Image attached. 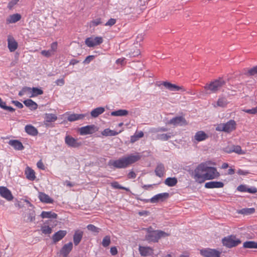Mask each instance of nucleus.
Masks as SVG:
<instances>
[{
    "mask_svg": "<svg viewBox=\"0 0 257 257\" xmlns=\"http://www.w3.org/2000/svg\"><path fill=\"white\" fill-rule=\"evenodd\" d=\"M220 174L214 167H210L206 163L199 164L194 170L193 177L196 182L202 183L206 180L217 179Z\"/></svg>",
    "mask_w": 257,
    "mask_h": 257,
    "instance_id": "f257e3e1",
    "label": "nucleus"
},
{
    "mask_svg": "<svg viewBox=\"0 0 257 257\" xmlns=\"http://www.w3.org/2000/svg\"><path fill=\"white\" fill-rule=\"evenodd\" d=\"M141 158V156L139 153H137L135 155H131L117 160H110L108 163V165L115 168H125L128 165L139 161Z\"/></svg>",
    "mask_w": 257,
    "mask_h": 257,
    "instance_id": "f03ea898",
    "label": "nucleus"
},
{
    "mask_svg": "<svg viewBox=\"0 0 257 257\" xmlns=\"http://www.w3.org/2000/svg\"><path fill=\"white\" fill-rule=\"evenodd\" d=\"M169 234L162 230H156L145 235V239L149 242H157L162 237H165Z\"/></svg>",
    "mask_w": 257,
    "mask_h": 257,
    "instance_id": "7ed1b4c3",
    "label": "nucleus"
},
{
    "mask_svg": "<svg viewBox=\"0 0 257 257\" xmlns=\"http://www.w3.org/2000/svg\"><path fill=\"white\" fill-rule=\"evenodd\" d=\"M225 84L224 80L222 78H219L211 82L209 84H206L204 86V88L207 91L209 90L211 92L215 93L219 90Z\"/></svg>",
    "mask_w": 257,
    "mask_h": 257,
    "instance_id": "20e7f679",
    "label": "nucleus"
},
{
    "mask_svg": "<svg viewBox=\"0 0 257 257\" xmlns=\"http://www.w3.org/2000/svg\"><path fill=\"white\" fill-rule=\"evenodd\" d=\"M236 122L234 120H230L226 123H222L218 124L216 130L225 133H230L235 129Z\"/></svg>",
    "mask_w": 257,
    "mask_h": 257,
    "instance_id": "39448f33",
    "label": "nucleus"
},
{
    "mask_svg": "<svg viewBox=\"0 0 257 257\" xmlns=\"http://www.w3.org/2000/svg\"><path fill=\"white\" fill-rule=\"evenodd\" d=\"M223 245L228 248L237 246L241 243V240L234 235H229L224 237L222 239Z\"/></svg>",
    "mask_w": 257,
    "mask_h": 257,
    "instance_id": "423d86ee",
    "label": "nucleus"
},
{
    "mask_svg": "<svg viewBox=\"0 0 257 257\" xmlns=\"http://www.w3.org/2000/svg\"><path fill=\"white\" fill-rule=\"evenodd\" d=\"M200 253L204 257H220L221 252L215 249L205 248L200 249Z\"/></svg>",
    "mask_w": 257,
    "mask_h": 257,
    "instance_id": "0eeeda50",
    "label": "nucleus"
},
{
    "mask_svg": "<svg viewBox=\"0 0 257 257\" xmlns=\"http://www.w3.org/2000/svg\"><path fill=\"white\" fill-rule=\"evenodd\" d=\"M103 42V38L100 36L90 37L85 39V43L88 47H94L100 45Z\"/></svg>",
    "mask_w": 257,
    "mask_h": 257,
    "instance_id": "6e6552de",
    "label": "nucleus"
},
{
    "mask_svg": "<svg viewBox=\"0 0 257 257\" xmlns=\"http://www.w3.org/2000/svg\"><path fill=\"white\" fill-rule=\"evenodd\" d=\"M98 131V128L94 124L88 125L79 129V134L82 135L92 134Z\"/></svg>",
    "mask_w": 257,
    "mask_h": 257,
    "instance_id": "1a4fd4ad",
    "label": "nucleus"
},
{
    "mask_svg": "<svg viewBox=\"0 0 257 257\" xmlns=\"http://www.w3.org/2000/svg\"><path fill=\"white\" fill-rule=\"evenodd\" d=\"M65 143L69 147L78 148L81 145V143L78 141V140L75 139L70 135H66L65 137Z\"/></svg>",
    "mask_w": 257,
    "mask_h": 257,
    "instance_id": "9d476101",
    "label": "nucleus"
},
{
    "mask_svg": "<svg viewBox=\"0 0 257 257\" xmlns=\"http://www.w3.org/2000/svg\"><path fill=\"white\" fill-rule=\"evenodd\" d=\"M168 123L174 126H183L187 124L186 120L182 116L172 118L168 122Z\"/></svg>",
    "mask_w": 257,
    "mask_h": 257,
    "instance_id": "9b49d317",
    "label": "nucleus"
},
{
    "mask_svg": "<svg viewBox=\"0 0 257 257\" xmlns=\"http://www.w3.org/2000/svg\"><path fill=\"white\" fill-rule=\"evenodd\" d=\"M169 197V194L167 192L158 194L150 199V202L156 203L159 202H163Z\"/></svg>",
    "mask_w": 257,
    "mask_h": 257,
    "instance_id": "f8f14e48",
    "label": "nucleus"
},
{
    "mask_svg": "<svg viewBox=\"0 0 257 257\" xmlns=\"http://www.w3.org/2000/svg\"><path fill=\"white\" fill-rule=\"evenodd\" d=\"M0 195L8 201H11L14 198L10 190L4 186L0 187Z\"/></svg>",
    "mask_w": 257,
    "mask_h": 257,
    "instance_id": "ddd939ff",
    "label": "nucleus"
},
{
    "mask_svg": "<svg viewBox=\"0 0 257 257\" xmlns=\"http://www.w3.org/2000/svg\"><path fill=\"white\" fill-rule=\"evenodd\" d=\"M139 251L140 254L143 256H150L153 254V249L149 246H143L140 245Z\"/></svg>",
    "mask_w": 257,
    "mask_h": 257,
    "instance_id": "4468645a",
    "label": "nucleus"
},
{
    "mask_svg": "<svg viewBox=\"0 0 257 257\" xmlns=\"http://www.w3.org/2000/svg\"><path fill=\"white\" fill-rule=\"evenodd\" d=\"M224 183L220 181H210L205 184L204 187L206 188H221L223 187Z\"/></svg>",
    "mask_w": 257,
    "mask_h": 257,
    "instance_id": "2eb2a0df",
    "label": "nucleus"
},
{
    "mask_svg": "<svg viewBox=\"0 0 257 257\" xmlns=\"http://www.w3.org/2000/svg\"><path fill=\"white\" fill-rule=\"evenodd\" d=\"M162 84L166 88L169 89L170 91H184V89L183 87L176 85L175 84L171 83L170 82L165 81L162 83Z\"/></svg>",
    "mask_w": 257,
    "mask_h": 257,
    "instance_id": "dca6fc26",
    "label": "nucleus"
},
{
    "mask_svg": "<svg viewBox=\"0 0 257 257\" xmlns=\"http://www.w3.org/2000/svg\"><path fill=\"white\" fill-rule=\"evenodd\" d=\"M226 149V152L228 153L234 152L238 155H243L245 153V151L241 149L240 146L238 145H233L229 148H227Z\"/></svg>",
    "mask_w": 257,
    "mask_h": 257,
    "instance_id": "f3484780",
    "label": "nucleus"
},
{
    "mask_svg": "<svg viewBox=\"0 0 257 257\" xmlns=\"http://www.w3.org/2000/svg\"><path fill=\"white\" fill-rule=\"evenodd\" d=\"M8 47L10 52H14L17 49L18 43L13 37H8Z\"/></svg>",
    "mask_w": 257,
    "mask_h": 257,
    "instance_id": "a211bd4d",
    "label": "nucleus"
},
{
    "mask_svg": "<svg viewBox=\"0 0 257 257\" xmlns=\"http://www.w3.org/2000/svg\"><path fill=\"white\" fill-rule=\"evenodd\" d=\"M73 248V243L71 242L65 244L60 250V253L64 256L66 257Z\"/></svg>",
    "mask_w": 257,
    "mask_h": 257,
    "instance_id": "6ab92c4d",
    "label": "nucleus"
},
{
    "mask_svg": "<svg viewBox=\"0 0 257 257\" xmlns=\"http://www.w3.org/2000/svg\"><path fill=\"white\" fill-rule=\"evenodd\" d=\"M67 234L65 230H59L56 232L52 236L54 242L56 243L61 240Z\"/></svg>",
    "mask_w": 257,
    "mask_h": 257,
    "instance_id": "aec40b11",
    "label": "nucleus"
},
{
    "mask_svg": "<svg viewBox=\"0 0 257 257\" xmlns=\"http://www.w3.org/2000/svg\"><path fill=\"white\" fill-rule=\"evenodd\" d=\"M38 198L42 202L45 203H52L54 201L53 199L43 192H39Z\"/></svg>",
    "mask_w": 257,
    "mask_h": 257,
    "instance_id": "412c9836",
    "label": "nucleus"
},
{
    "mask_svg": "<svg viewBox=\"0 0 257 257\" xmlns=\"http://www.w3.org/2000/svg\"><path fill=\"white\" fill-rule=\"evenodd\" d=\"M8 144L12 146L15 150L21 151L24 149V147L22 143L16 140H12L9 141Z\"/></svg>",
    "mask_w": 257,
    "mask_h": 257,
    "instance_id": "4be33fe9",
    "label": "nucleus"
},
{
    "mask_svg": "<svg viewBox=\"0 0 257 257\" xmlns=\"http://www.w3.org/2000/svg\"><path fill=\"white\" fill-rule=\"evenodd\" d=\"M25 132L29 135L36 136L38 134L37 129L31 124L26 125L25 127Z\"/></svg>",
    "mask_w": 257,
    "mask_h": 257,
    "instance_id": "5701e85b",
    "label": "nucleus"
},
{
    "mask_svg": "<svg viewBox=\"0 0 257 257\" xmlns=\"http://www.w3.org/2000/svg\"><path fill=\"white\" fill-rule=\"evenodd\" d=\"M155 174L159 177H162L165 173V168L164 165L160 163L158 164L155 170Z\"/></svg>",
    "mask_w": 257,
    "mask_h": 257,
    "instance_id": "b1692460",
    "label": "nucleus"
},
{
    "mask_svg": "<svg viewBox=\"0 0 257 257\" xmlns=\"http://www.w3.org/2000/svg\"><path fill=\"white\" fill-rule=\"evenodd\" d=\"M26 178L30 181H34L36 179L35 171L29 167H27L25 171Z\"/></svg>",
    "mask_w": 257,
    "mask_h": 257,
    "instance_id": "393cba45",
    "label": "nucleus"
},
{
    "mask_svg": "<svg viewBox=\"0 0 257 257\" xmlns=\"http://www.w3.org/2000/svg\"><path fill=\"white\" fill-rule=\"evenodd\" d=\"M83 231L77 230L75 231L73 235V242L75 245H77L81 241L83 236Z\"/></svg>",
    "mask_w": 257,
    "mask_h": 257,
    "instance_id": "a878e982",
    "label": "nucleus"
},
{
    "mask_svg": "<svg viewBox=\"0 0 257 257\" xmlns=\"http://www.w3.org/2000/svg\"><path fill=\"white\" fill-rule=\"evenodd\" d=\"M21 19V16L19 14H15L12 15L7 19V24L15 23L20 20Z\"/></svg>",
    "mask_w": 257,
    "mask_h": 257,
    "instance_id": "bb28decb",
    "label": "nucleus"
},
{
    "mask_svg": "<svg viewBox=\"0 0 257 257\" xmlns=\"http://www.w3.org/2000/svg\"><path fill=\"white\" fill-rule=\"evenodd\" d=\"M85 116H86V114H85L73 113V114H70L68 116L67 120L69 121H76L77 120L82 119Z\"/></svg>",
    "mask_w": 257,
    "mask_h": 257,
    "instance_id": "cd10ccee",
    "label": "nucleus"
},
{
    "mask_svg": "<svg viewBox=\"0 0 257 257\" xmlns=\"http://www.w3.org/2000/svg\"><path fill=\"white\" fill-rule=\"evenodd\" d=\"M207 138V135L203 131L197 132L194 136L195 140H196L198 142L204 141Z\"/></svg>",
    "mask_w": 257,
    "mask_h": 257,
    "instance_id": "c85d7f7f",
    "label": "nucleus"
},
{
    "mask_svg": "<svg viewBox=\"0 0 257 257\" xmlns=\"http://www.w3.org/2000/svg\"><path fill=\"white\" fill-rule=\"evenodd\" d=\"M105 111V108L103 107H98L93 109L90 112L91 116L95 118L98 117L100 114L103 113Z\"/></svg>",
    "mask_w": 257,
    "mask_h": 257,
    "instance_id": "c756f323",
    "label": "nucleus"
},
{
    "mask_svg": "<svg viewBox=\"0 0 257 257\" xmlns=\"http://www.w3.org/2000/svg\"><path fill=\"white\" fill-rule=\"evenodd\" d=\"M24 104L31 110H35L38 107L37 104L31 99H28L24 101Z\"/></svg>",
    "mask_w": 257,
    "mask_h": 257,
    "instance_id": "7c9ffc66",
    "label": "nucleus"
},
{
    "mask_svg": "<svg viewBox=\"0 0 257 257\" xmlns=\"http://www.w3.org/2000/svg\"><path fill=\"white\" fill-rule=\"evenodd\" d=\"M57 119V116L52 113H46L45 116V124L47 125V122H54Z\"/></svg>",
    "mask_w": 257,
    "mask_h": 257,
    "instance_id": "2f4dec72",
    "label": "nucleus"
},
{
    "mask_svg": "<svg viewBox=\"0 0 257 257\" xmlns=\"http://www.w3.org/2000/svg\"><path fill=\"white\" fill-rule=\"evenodd\" d=\"M41 216L43 218H53L56 219L57 217V214L51 211H42L41 214Z\"/></svg>",
    "mask_w": 257,
    "mask_h": 257,
    "instance_id": "473e14b6",
    "label": "nucleus"
},
{
    "mask_svg": "<svg viewBox=\"0 0 257 257\" xmlns=\"http://www.w3.org/2000/svg\"><path fill=\"white\" fill-rule=\"evenodd\" d=\"M178 182L177 179L175 177H168L164 182L165 185L169 187L175 186Z\"/></svg>",
    "mask_w": 257,
    "mask_h": 257,
    "instance_id": "72a5a7b5",
    "label": "nucleus"
},
{
    "mask_svg": "<svg viewBox=\"0 0 257 257\" xmlns=\"http://www.w3.org/2000/svg\"><path fill=\"white\" fill-rule=\"evenodd\" d=\"M173 134L172 133H168L167 134H158L156 136V139L163 141H166L170 139Z\"/></svg>",
    "mask_w": 257,
    "mask_h": 257,
    "instance_id": "f704fd0d",
    "label": "nucleus"
},
{
    "mask_svg": "<svg viewBox=\"0 0 257 257\" xmlns=\"http://www.w3.org/2000/svg\"><path fill=\"white\" fill-rule=\"evenodd\" d=\"M119 133H120V131L117 132L114 130H110L109 128H106L101 132V134L104 136H115L117 135Z\"/></svg>",
    "mask_w": 257,
    "mask_h": 257,
    "instance_id": "c9c22d12",
    "label": "nucleus"
},
{
    "mask_svg": "<svg viewBox=\"0 0 257 257\" xmlns=\"http://www.w3.org/2000/svg\"><path fill=\"white\" fill-rule=\"evenodd\" d=\"M128 112L127 110L125 109H119L116 111H113L111 112V115L112 116H126L128 114Z\"/></svg>",
    "mask_w": 257,
    "mask_h": 257,
    "instance_id": "e433bc0d",
    "label": "nucleus"
},
{
    "mask_svg": "<svg viewBox=\"0 0 257 257\" xmlns=\"http://www.w3.org/2000/svg\"><path fill=\"white\" fill-rule=\"evenodd\" d=\"M43 93V91L41 88L37 87H33L32 90V94L29 97H34Z\"/></svg>",
    "mask_w": 257,
    "mask_h": 257,
    "instance_id": "4c0bfd02",
    "label": "nucleus"
},
{
    "mask_svg": "<svg viewBox=\"0 0 257 257\" xmlns=\"http://www.w3.org/2000/svg\"><path fill=\"white\" fill-rule=\"evenodd\" d=\"M243 247L246 248H257V242L253 241H247L243 243Z\"/></svg>",
    "mask_w": 257,
    "mask_h": 257,
    "instance_id": "58836bf2",
    "label": "nucleus"
},
{
    "mask_svg": "<svg viewBox=\"0 0 257 257\" xmlns=\"http://www.w3.org/2000/svg\"><path fill=\"white\" fill-rule=\"evenodd\" d=\"M144 133L142 131H140L139 133L136 132L135 134L131 137V142L132 143L137 141L139 139L143 137Z\"/></svg>",
    "mask_w": 257,
    "mask_h": 257,
    "instance_id": "ea45409f",
    "label": "nucleus"
},
{
    "mask_svg": "<svg viewBox=\"0 0 257 257\" xmlns=\"http://www.w3.org/2000/svg\"><path fill=\"white\" fill-rule=\"evenodd\" d=\"M227 103L228 101L226 98H225V97H221L218 99L216 105L214 104V106L215 107L220 106L223 107L226 106Z\"/></svg>",
    "mask_w": 257,
    "mask_h": 257,
    "instance_id": "a19ab883",
    "label": "nucleus"
},
{
    "mask_svg": "<svg viewBox=\"0 0 257 257\" xmlns=\"http://www.w3.org/2000/svg\"><path fill=\"white\" fill-rule=\"evenodd\" d=\"M32 88L29 87H24L19 91V95L22 96L26 94H28L29 96L32 94Z\"/></svg>",
    "mask_w": 257,
    "mask_h": 257,
    "instance_id": "79ce46f5",
    "label": "nucleus"
},
{
    "mask_svg": "<svg viewBox=\"0 0 257 257\" xmlns=\"http://www.w3.org/2000/svg\"><path fill=\"white\" fill-rule=\"evenodd\" d=\"M111 186L112 188L114 189H122L126 191H130L129 188L121 186L119 184V183L117 182L116 181L112 182L111 183Z\"/></svg>",
    "mask_w": 257,
    "mask_h": 257,
    "instance_id": "37998d69",
    "label": "nucleus"
},
{
    "mask_svg": "<svg viewBox=\"0 0 257 257\" xmlns=\"http://www.w3.org/2000/svg\"><path fill=\"white\" fill-rule=\"evenodd\" d=\"M103 23V22L100 18H98L95 19L93 20L90 23V27H95L99 25H100Z\"/></svg>",
    "mask_w": 257,
    "mask_h": 257,
    "instance_id": "c03bdc74",
    "label": "nucleus"
},
{
    "mask_svg": "<svg viewBox=\"0 0 257 257\" xmlns=\"http://www.w3.org/2000/svg\"><path fill=\"white\" fill-rule=\"evenodd\" d=\"M87 228L89 231H91L96 233H98L100 230V229L99 228H98L92 224L88 225L87 226Z\"/></svg>",
    "mask_w": 257,
    "mask_h": 257,
    "instance_id": "a18cd8bd",
    "label": "nucleus"
},
{
    "mask_svg": "<svg viewBox=\"0 0 257 257\" xmlns=\"http://www.w3.org/2000/svg\"><path fill=\"white\" fill-rule=\"evenodd\" d=\"M110 243V237L108 235L105 236L102 239V245L103 247L108 246Z\"/></svg>",
    "mask_w": 257,
    "mask_h": 257,
    "instance_id": "49530a36",
    "label": "nucleus"
},
{
    "mask_svg": "<svg viewBox=\"0 0 257 257\" xmlns=\"http://www.w3.org/2000/svg\"><path fill=\"white\" fill-rule=\"evenodd\" d=\"M41 230L43 233L45 234H49L51 233L52 231V229L50 226L48 225H45L42 227Z\"/></svg>",
    "mask_w": 257,
    "mask_h": 257,
    "instance_id": "de8ad7c7",
    "label": "nucleus"
},
{
    "mask_svg": "<svg viewBox=\"0 0 257 257\" xmlns=\"http://www.w3.org/2000/svg\"><path fill=\"white\" fill-rule=\"evenodd\" d=\"M168 128L165 127H159L157 128H153L151 132L153 133H157L161 132H167Z\"/></svg>",
    "mask_w": 257,
    "mask_h": 257,
    "instance_id": "09e8293b",
    "label": "nucleus"
},
{
    "mask_svg": "<svg viewBox=\"0 0 257 257\" xmlns=\"http://www.w3.org/2000/svg\"><path fill=\"white\" fill-rule=\"evenodd\" d=\"M42 55L43 56L46 57H50L54 54L52 52V51H51L50 49L48 50H43L41 52Z\"/></svg>",
    "mask_w": 257,
    "mask_h": 257,
    "instance_id": "8fccbe9b",
    "label": "nucleus"
},
{
    "mask_svg": "<svg viewBox=\"0 0 257 257\" xmlns=\"http://www.w3.org/2000/svg\"><path fill=\"white\" fill-rule=\"evenodd\" d=\"M247 187L245 185H240L237 187V190L240 192H246Z\"/></svg>",
    "mask_w": 257,
    "mask_h": 257,
    "instance_id": "3c124183",
    "label": "nucleus"
},
{
    "mask_svg": "<svg viewBox=\"0 0 257 257\" xmlns=\"http://www.w3.org/2000/svg\"><path fill=\"white\" fill-rule=\"evenodd\" d=\"M94 58V56L93 55H89L85 58V59L83 61V63L84 64H89L91 61H92Z\"/></svg>",
    "mask_w": 257,
    "mask_h": 257,
    "instance_id": "603ef678",
    "label": "nucleus"
},
{
    "mask_svg": "<svg viewBox=\"0 0 257 257\" xmlns=\"http://www.w3.org/2000/svg\"><path fill=\"white\" fill-rule=\"evenodd\" d=\"M116 23V20L114 19H110L105 24L106 26H112Z\"/></svg>",
    "mask_w": 257,
    "mask_h": 257,
    "instance_id": "864d4df0",
    "label": "nucleus"
},
{
    "mask_svg": "<svg viewBox=\"0 0 257 257\" xmlns=\"http://www.w3.org/2000/svg\"><path fill=\"white\" fill-rule=\"evenodd\" d=\"M57 49V42H53L52 43L51 45V48L50 50L52 51L53 54H54L55 52L56 51Z\"/></svg>",
    "mask_w": 257,
    "mask_h": 257,
    "instance_id": "5fc2aeb1",
    "label": "nucleus"
},
{
    "mask_svg": "<svg viewBox=\"0 0 257 257\" xmlns=\"http://www.w3.org/2000/svg\"><path fill=\"white\" fill-rule=\"evenodd\" d=\"M248 73L250 75H254L257 74V66L254 67L248 70Z\"/></svg>",
    "mask_w": 257,
    "mask_h": 257,
    "instance_id": "6e6d98bb",
    "label": "nucleus"
},
{
    "mask_svg": "<svg viewBox=\"0 0 257 257\" xmlns=\"http://www.w3.org/2000/svg\"><path fill=\"white\" fill-rule=\"evenodd\" d=\"M237 173L239 175H247L249 173V172L247 170L238 169L237 171Z\"/></svg>",
    "mask_w": 257,
    "mask_h": 257,
    "instance_id": "4d7b16f0",
    "label": "nucleus"
},
{
    "mask_svg": "<svg viewBox=\"0 0 257 257\" xmlns=\"http://www.w3.org/2000/svg\"><path fill=\"white\" fill-rule=\"evenodd\" d=\"M2 108L4 109L5 110H7L10 112H14L15 109L11 106H8L6 105L5 103L4 106H2Z\"/></svg>",
    "mask_w": 257,
    "mask_h": 257,
    "instance_id": "13d9d810",
    "label": "nucleus"
},
{
    "mask_svg": "<svg viewBox=\"0 0 257 257\" xmlns=\"http://www.w3.org/2000/svg\"><path fill=\"white\" fill-rule=\"evenodd\" d=\"M246 192H248L250 193H255L257 192V189L254 187H252L251 188L247 187Z\"/></svg>",
    "mask_w": 257,
    "mask_h": 257,
    "instance_id": "bf43d9fd",
    "label": "nucleus"
},
{
    "mask_svg": "<svg viewBox=\"0 0 257 257\" xmlns=\"http://www.w3.org/2000/svg\"><path fill=\"white\" fill-rule=\"evenodd\" d=\"M55 83L58 86H63L65 83L64 79L63 78L57 79Z\"/></svg>",
    "mask_w": 257,
    "mask_h": 257,
    "instance_id": "052dcab7",
    "label": "nucleus"
},
{
    "mask_svg": "<svg viewBox=\"0 0 257 257\" xmlns=\"http://www.w3.org/2000/svg\"><path fill=\"white\" fill-rule=\"evenodd\" d=\"M35 217V212H34V211H32L29 214L28 219L30 221H33V220H34Z\"/></svg>",
    "mask_w": 257,
    "mask_h": 257,
    "instance_id": "680f3d73",
    "label": "nucleus"
},
{
    "mask_svg": "<svg viewBox=\"0 0 257 257\" xmlns=\"http://www.w3.org/2000/svg\"><path fill=\"white\" fill-rule=\"evenodd\" d=\"M137 177V174L135 172L132 171L128 173L127 174V177L129 179H134Z\"/></svg>",
    "mask_w": 257,
    "mask_h": 257,
    "instance_id": "e2e57ef3",
    "label": "nucleus"
},
{
    "mask_svg": "<svg viewBox=\"0 0 257 257\" xmlns=\"http://www.w3.org/2000/svg\"><path fill=\"white\" fill-rule=\"evenodd\" d=\"M12 103L15 104L17 107L19 108H22L23 107V105L22 103L18 101L13 100L12 101Z\"/></svg>",
    "mask_w": 257,
    "mask_h": 257,
    "instance_id": "0e129e2a",
    "label": "nucleus"
},
{
    "mask_svg": "<svg viewBox=\"0 0 257 257\" xmlns=\"http://www.w3.org/2000/svg\"><path fill=\"white\" fill-rule=\"evenodd\" d=\"M244 111L249 114H254L256 113L255 107L252 108L251 109H245L244 110Z\"/></svg>",
    "mask_w": 257,
    "mask_h": 257,
    "instance_id": "69168bd1",
    "label": "nucleus"
},
{
    "mask_svg": "<svg viewBox=\"0 0 257 257\" xmlns=\"http://www.w3.org/2000/svg\"><path fill=\"white\" fill-rule=\"evenodd\" d=\"M110 252L112 255H115L117 253V249L115 246L111 247L110 248Z\"/></svg>",
    "mask_w": 257,
    "mask_h": 257,
    "instance_id": "338daca9",
    "label": "nucleus"
},
{
    "mask_svg": "<svg viewBox=\"0 0 257 257\" xmlns=\"http://www.w3.org/2000/svg\"><path fill=\"white\" fill-rule=\"evenodd\" d=\"M254 211V208H248L245 210V213L247 214H251Z\"/></svg>",
    "mask_w": 257,
    "mask_h": 257,
    "instance_id": "774afa93",
    "label": "nucleus"
}]
</instances>
